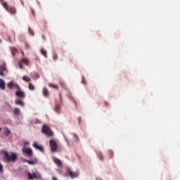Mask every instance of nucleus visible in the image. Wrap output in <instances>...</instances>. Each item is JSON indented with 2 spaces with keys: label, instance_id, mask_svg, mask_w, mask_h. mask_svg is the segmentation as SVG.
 Listing matches in <instances>:
<instances>
[{
  "label": "nucleus",
  "instance_id": "obj_3",
  "mask_svg": "<svg viewBox=\"0 0 180 180\" xmlns=\"http://www.w3.org/2000/svg\"><path fill=\"white\" fill-rule=\"evenodd\" d=\"M27 175L29 180H34V179L40 180V179H41V174H40V172H32V173L28 172L27 174Z\"/></svg>",
  "mask_w": 180,
  "mask_h": 180
},
{
  "label": "nucleus",
  "instance_id": "obj_34",
  "mask_svg": "<svg viewBox=\"0 0 180 180\" xmlns=\"http://www.w3.org/2000/svg\"><path fill=\"white\" fill-rule=\"evenodd\" d=\"M0 75H4V72L2 70H0Z\"/></svg>",
  "mask_w": 180,
  "mask_h": 180
},
{
  "label": "nucleus",
  "instance_id": "obj_41",
  "mask_svg": "<svg viewBox=\"0 0 180 180\" xmlns=\"http://www.w3.org/2000/svg\"><path fill=\"white\" fill-rule=\"evenodd\" d=\"M13 55L14 56L15 55V52L13 51Z\"/></svg>",
  "mask_w": 180,
  "mask_h": 180
},
{
  "label": "nucleus",
  "instance_id": "obj_27",
  "mask_svg": "<svg viewBox=\"0 0 180 180\" xmlns=\"http://www.w3.org/2000/svg\"><path fill=\"white\" fill-rule=\"evenodd\" d=\"M34 123H35V124H37L41 123V122H40L39 119L36 118L34 120Z\"/></svg>",
  "mask_w": 180,
  "mask_h": 180
},
{
  "label": "nucleus",
  "instance_id": "obj_22",
  "mask_svg": "<svg viewBox=\"0 0 180 180\" xmlns=\"http://www.w3.org/2000/svg\"><path fill=\"white\" fill-rule=\"evenodd\" d=\"M5 70H6V65L4 64L0 66V71H5Z\"/></svg>",
  "mask_w": 180,
  "mask_h": 180
},
{
  "label": "nucleus",
  "instance_id": "obj_38",
  "mask_svg": "<svg viewBox=\"0 0 180 180\" xmlns=\"http://www.w3.org/2000/svg\"><path fill=\"white\" fill-rule=\"evenodd\" d=\"M22 56H25V53L23 51H21Z\"/></svg>",
  "mask_w": 180,
  "mask_h": 180
},
{
  "label": "nucleus",
  "instance_id": "obj_18",
  "mask_svg": "<svg viewBox=\"0 0 180 180\" xmlns=\"http://www.w3.org/2000/svg\"><path fill=\"white\" fill-rule=\"evenodd\" d=\"M4 134L5 136H9L11 134V130L6 127L4 128Z\"/></svg>",
  "mask_w": 180,
  "mask_h": 180
},
{
  "label": "nucleus",
  "instance_id": "obj_13",
  "mask_svg": "<svg viewBox=\"0 0 180 180\" xmlns=\"http://www.w3.org/2000/svg\"><path fill=\"white\" fill-rule=\"evenodd\" d=\"M5 81H4V79H0V89H1L2 91H4L5 89Z\"/></svg>",
  "mask_w": 180,
  "mask_h": 180
},
{
  "label": "nucleus",
  "instance_id": "obj_40",
  "mask_svg": "<svg viewBox=\"0 0 180 180\" xmlns=\"http://www.w3.org/2000/svg\"><path fill=\"white\" fill-rule=\"evenodd\" d=\"M42 38H43V39H45V38H44V35L42 36Z\"/></svg>",
  "mask_w": 180,
  "mask_h": 180
},
{
  "label": "nucleus",
  "instance_id": "obj_12",
  "mask_svg": "<svg viewBox=\"0 0 180 180\" xmlns=\"http://www.w3.org/2000/svg\"><path fill=\"white\" fill-rule=\"evenodd\" d=\"M15 104L18 105V106H21V108L25 107V103L22 101V99H15Z\"/></svg>",
  "mask_w": 180,
  "mask_h": 180
},
{
  "label": "nucleus",
  "instance_id": "obj_33",
  "mask_svg": "<svg viewBox=\"0 0 180 180\" xmlns=\"http://www.w3.org/2000/svg\"><path fill=\"white\" fill-rule=\"evenodd\" d=\"M21 4L22 5V6H25V3L23 2V1L20 0Z\"/></svg>",
  "mask_w": 180,
  "mask_h": 180
},
{
  "label": "nucleus",
  "instance_id": "obj_5",
  "mask_svg": "<svg viewBox=\"0 0 180 180\" xmlns=\"http://www.w3.org/2000/svg\"><path fill=\"white\" fill-rule=\"evenodd\" d=\"M41 132L46 136H53V131L47 125H44L42 127Z\"/></svg>",
  "mask_w": 180,
  "mask_h": 180
},
{
  "label": "nucleus",
  "instance_id": "obj_46",
  "mask_svg": "<svg viewBox=\"0 0 180 180\" xmlns=\"http://www.w3.org/2000/svg\"><path fill=\"white\" fill-rule=\"evenodd\" d=\"M75 137H77V135H76V134H75Z\"/></svg>",
  "mask_w": 180,
  "mask_h": 180
},
{
  "label": "nucleus",
  "instance_id": "obj_35",
  "mask_svg": "<svg viewBox=\"0 0 180 180\" xmlns=\"http://www.w3.org/2000/svg\"><path fill=\"white\" fill-rule=\"evenodd\" d=\"M25 46H26V47H27V49H29V44L26 43V44H25Z\"/></svg>",
  "mask_w": 180,
  "mask_h": 180
},
{
  "label": "nucleus",
  "instance_id": "obj_32",
  "mask_svg": "<svg viewBox=\"0 0 180 180\" xmlns=\"http://www.w3.org/2000/svg\"><path fill=\"white\" fill-rule=\"evenodd\" d=\"M30 143L29 141L24 142V146H29Z\"/></svg>",
  "mask_w": 180,
  "mask_h": 180
},
{
  "label": "nucleus",
  "instance_id": "obj_16",
  "mask_svg": "<svg viewBox=\"0 0 180 180\" xmlns=\"http://www.w3.org/2000/svg\"><path fill=\"white\" fill-rule=\"evenodd\" d=\"M60 110H61V108L60 107V105H58V104H56L55 108H54V111L56 113L60 114Z\"/></svg>",
  "mask_w": 180,
  "mask_h": 180
},
{
  "label": "nucleus",
  "instance_id": "obj_6",
  "mask_svg": "<svg viewBox=\"0 0 180 180\" xmlns=\"http://www.w3.org/2000/svg\"><path fill=\"white\" fill-rule=\"evenodd\" d=\"M22 152L24 153V154H27L28 157H32L33 155V150L30 148H27L26 146H24L22 148Z\"/></svg>",
  "mask_w": 180,
  "mask_h": 180
},
{
  "label": "nucleus",
  "instance_id": "obj_11",
  "mask_svg": "<svg viewBox=\"0 0 180 180\" xmlns=\"http://www.w3.org/2000/svg\"><path fill=\"white\" fill-rule=\"evenodd\" d=\"M32 146L34 147V148H36L37 150H39V151H41V153H44V148L39 145L37 142L34 143Z\"/></svg>",
  "mask_w": 180,
  "mask_h": 180
},
{
  "label": "nucleus",
  "instance_id": "obj_29",
  "mask_svg": "<svg viewBox=\"0 0 180 180\" xmlns=\"http://www.w3.org/2000/svg\"><path fill=\"white\" fill-rule=\"evenodd\" d=\"M53 60H54V61H56V60H57V54H56V53H53Z\"/></svg>",
  "mask_w": 180,
  "mask_h": 180
},
{
  "label": "nucleus",
  "instance_id": "obj_42",
  "mask_svg": "<svg viewBox=\"0 0 180 180\" xmlns=\"http://www.w3.org/2000/svg\"><path fill=\"white\" fill-rule=\"evenodd\" d=\"M1 130H2V128H0V131H1Z\"/></svg>",
  "mask_w": 180,
  "mask_h": 180
},
{
  "label": "nucleus",
  "instance_id": "obj_28",
  "mask_svg": "<svg viewBox=\"0 0 180 180\" xmlns=\"http://www.w3.org/2000/svg\"><path fill=\"white\" fill-rule=\"evenodd\" d=\"M34 74V76L36 77V78H40V75H39V73L35 72Z\"/></svg>",
  "mask_w": 180,
  "mask_h": 180
},
{
  "label": "nucleus",
  "instance_id": "obj_2",
  "mask_svg": "<svg viewBox=\"0 0 180 180\" xmlns=\"http://www.w3.org/2000/svg\"><path fill=\"white\" fill-rule=\"evenodd\" d=\"M0 2L4 8H5L6 11L8 12V13H12V15H15V13H16V8H15V7L8 6V3H6L4 0H0Z\"/></svg>",
  "mask_w": 180,
  "mask_h": 180
},
{
  "label": "nucleus",
  "instance_id": "obj_44",
  "mask_svg": "<svg viewBox=\"0 0 180 180\" xmlns=\"http://www.w3.org/2000/svg\"><path fill=\"white\" fill-rule=\"evenodd\" d=\"M62 86H64V84H61Z\"/></svg>",
  "mask_w": 180,
  "mask_h": 180
},
{
  "label": "nucleus",
  "instance_id": "obj_10",
  "mask_svg": "<svg viewBox=\"0 0 180 180\" xmlns=\"http://www.w3.org/2000/svg\"><path fill=\"white\" fill-rule=\"evenodd\" d=\"M15 96L20 98V99H24V98L26 96V94H25V92L22 91H20V90L15 91Z\"/></svg>",
  "mask_w": 180,
  "mask_h": 180
},
{
  "label": "nucleus",
  "instance_id": "obj_7",
  "mask_svg": "<svg viewBox=\"0 0 180 180\" xmlns=\"http://www.w3.org/2000/svg\"><path fill=\"white\" fill-rule=\"evenodd\" d=\"M8 88L10 89H18V91H20V87L19 86V84L15 83L13 81H11L9 83L7 84Z\"/></svg>",
  "mask_w": 180,
  "mask_h": 180
},
{
  "label": "nucleus",
  "instance_id": "obj_17",
  "mask_svg": "<svg viewBox=\"0 0 180 180\" xmlns=\"http://www.w3.org/2000/svg\"><path fill=\"white\" fill-rule=\"evenodd\" d=\"M13 113L14 115H15V116H19L20 113V110H19V108H15L13 110Z\"/></svg>",
  "mask_w": 180,
  "mask_h": 180
},
{
  "label": "nucleus",
  "instance_id": "obj_20",
  "mask_svg": "<svg viewBox=\"0 0 180 180\" xmlns=\"http://www.w3.org/2000/svg\"><path fill=\"white\" fill-rule=\"evenodd\" d=\"M41 54L45 56L46 58H47V51L46 50L41 49Z\"/></svg>",
  "mask_w": 180,
  "mask_h": 180
},
{
  "label": "nucleus",
  "instance_id": "obj_43",
  "mask_svg": "<svg viewBox=\"0 0 180 180\" xmlns=\"http://www.w3.org/2000/svg\"><path fill=\"white\" fill-rule=\"evenodd\" d=\"M64 137H65V140H67V138L65 137V136H64Z\"/></svg>",
  "mask_w": 180,
  "mask_h": 180
},
{
  "label": "nucleus",
  "instance_id": "obj_25",
  "mask_svg": "<svg viewBox=\"0 0 180 180\" xmlns=\"http://www.w3.org/2000/svg\"><path fill=\"white\" fill-rule=\"evenodd\" d=\"M49 86L51 88H55V89H57L58 86L56 84H49Z\"/></svg>",
  "mask_w": 180,
  "mask_h": 180
},
{
  "label": "nucleus",
  "instance_id": "obj_9",
  "mask_svg": "<svg viewBox=\"0 0 180 180\" xmlns=\"http://www.w3.org/2000/svg\"><path fill=\"white\" fill-rule=\"evenodd\" d=\"M52 160L53 162H55V164L58 165V167H63V162H61V160L58 159V158L53 156Z\"/></svg>",
  "mask_w": 180,
  "mask_h": 180
},
{
  "label": "nucleus",
  "instance_id": "obj_21",
  "mask_svg": "<svg viewBox=\"0 0 180 180\" xmlns=\"http://www.w3.org/2000/svg\"><path fill=\"white\" fill-rule=\"evenodd\" d=\"M22 79L23 81H26L27 82H29V81H30V77H29V76H23L22 77Z\"/></svg>",
  "mask_w": 180,
  "mask_h": 180
},
{
  "label": "nucleus",
  "instance_id": "obj_23",
  "mask_svg": "<svg viewBox=\"0 0 180 180\" xmlns=\"http://www.w3.org/2000/svg\"><path fill=\"white\" fill-rule=\"evenodd\" d=\"M28 88L30 91H34V86L32 83H29Z\"/></svg>",
  "mask_w": 180,
  "mask_h": 180
},
{
  "label": "nucleus",
  "instance_id": "obj_37",
  "mask_svg": "<svg viewBox=\"0 0 180 180\" xmlns=\"http://www.w3.org/2000/svg\"><path fill=\"white\" fill-rule=\"evenodd\" d=\"M98 155H99L100 158H101V159H102V156H101V155H102V154H101V153H100Z\"/></svg>",
  "mask_w": 180,
  "mask_h": 180
},
{
  "label": "nucleus",
  "instance_id": "obj_30",
  "mask_svg": "<svg viewBox=\"0 0 180 180\" xmlns=\"http://www.w3.org/2000/svg\"><path fill=\"white\" fill-rule=\"evenodd\" d=\"M20 68L22 70V68H23V65H22V62H20L18 64Z\"/></svg>",
  "mask_w": 180,
  "mask_h": 180
},
{
  "label": "nucleus",
  "instance_id": "obj_24",
  "mask_svg": "<svg viewBox=\"0 0 180 180\" xmlns=\"http://www.w3.org/2000/svg\"><path fill=\"white\" fill-rule=\"evenodd\" d=\"M0 174H4V166L0 163Z\"/></svg>",
  "mask_w": 180,
  "mask_h": 180
},
{
  "label": "nucleus",
  "instance_id": "obj_45",
  "mask_svg": "<svg viewBox=\"0 0 180 180\" xmlns=\"http://www.w3.org/2000/svg\"><path fill=\"white\" fill-rule=\"evenodd\" d=\"M82 84H84V80H82Z\"/></svg>",
  "mask_w": 180,
  "mask_h": 180
},
{
  "label": "nucleus",
  "instance_id": "obj_15",
  "mask_svg": "<svg viewBox=\"0 0 180 180\" xmlns=\"http://www.w3.org/2000/svg\"><path fill=\"white\" fill-rule=\"evenodd\" d=\"M43 95L46 98L49 97V90L46 87H44L43 89Z\"/></svg>",
  "mask_w": 180,
  "mask_h": 180
},
{
  "label": "nucleus",
  "instance_id": "obj_1",
  "mask_svg": "<svg viewBox=\"0 0 180 180\" xmlns=\"http://www.w3.org/2000/svg\"><path fill=\"white\" fill-rule=\"evenodd\" d=\"M1 153L4 155V160L6 162H15L18 160V154L15 152H12L11 155L6 150H2Z\"/></svg>",
  "mask_w": 180,
  "mask_h": 180
},
{
  "label": "nucleus",
  "instance_id": "obj_31",
  "mask_svg": "<svg viewBox=\"0 0 180 180\" xmlns=\"http://www.w3.org/2000/svg\"><path fill=\"white\" fill-rule=\"evenodd\" d=\"M56 171L58 172V174H63V170H61L60 169H57Z\"/></svg>",
  "mask_w": 180,
  "mask_h": 180
},
{
  "label": "nucleus",
  "instance_id": "obj_8",
  "mask_svg": "<svg viewBox=\"0 0 180 180\" xmlns=\"http://www.w3.org/2000/svg\"><path fill=\"white\" fill-rule=\"evenodd\" d=\"M67 174L72 178V179H74V178H77L78 175H79V173L78 172H72L70 168L67 169Z\"/></svg>",
  "mask_w": 180,
  "mask_h": 180
},
{
  "label": "nucleus",
  "instance_id": "obj_26",
  "mask_svg": "<svg viewBox=\"0 0 180 180\" xmlns=\"http://www.w3.org/2000/svg\"><path fill=\"white\" fill-rule=\"evenodd\" d=\"M29 32L31 34V36H34V32H33V30H32V28H29Z\"/></svg>",
  "mask_w": 180,
  "mask_h": 180
},
{
  "label": "nucleus",
  "instance_id": "obj_14",
  "mask_svg": "<svg viewBox=\"0 0 180 180\" xmlns=\"http://www.w3.org/2000/svg\"><path fill=\"white\" fill-rule=\"evenodd\" d=\"M25 162H28L30 165H36V164H37V160H29L25 159Z\"/></svg>",
  "mask_w": 180,
  "mask_h": 180
},
{
  "label": "nucleus",
  "instance_id": "obj_39",
  "mask_svg": "<svg viewBox=\"0 0 180 180\" xmlns=\"http://www.w3.org/2000/svg\"><path fill=\"white\" fill-rule=\"evenodd\" d=\"M60 101H61V94H60Z\"/></svg>",
  "mask_w": 180,
  "mask_h": 180
},
{
  "label": "nucleus",
  "instance_id": "obj_19",
  "mask_svg": "<svg viewBox=\"0 0 180 180\" xmlns=\"http://www.w3.org/2000/svg\"><path fill=\"white\" fill-rule=\"evenodd\" d=\"M22 63H25V65H29V59L23 58L22 59Z\"/></svg>",
  "mask_w": 180,
  "mask_h": 180
},
{
  "label": "nucleus",
  "instance_id": "obj_36",
  "mask_svg": "<svg viewBox=\"0 0 180 180\" xmlns=\"http://www.w3.org/2000/svg\"><path fill=\"white\" fill-rule=\"evenodd\" d=\"M78 122H79V123L81 122V117H79V118H78Z\"/></svg>",
  "mask_w": 180,
  "mask_h": 180
},
{
  "label": "nucleus",
  "instance_id": "obj_4",
  "mask_svg": "<svg viewBox=\"0 0 180 180\" xmlns=\"http://www.w3.org/2000/svg\"><path fill=\"white\" fill-rule=\"evenodd\" d=\"M49 146L51 147V150L53 153H56L58 149V145H57V141L54 139H51L49 141Z\"/></svg>",
  "mask_w": 180,
  "mask_h": 180
}]
</instances>
